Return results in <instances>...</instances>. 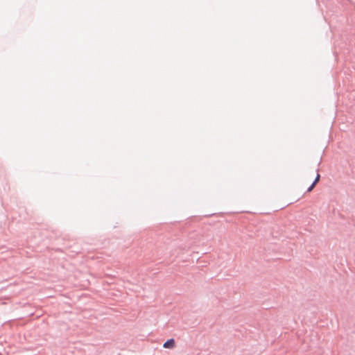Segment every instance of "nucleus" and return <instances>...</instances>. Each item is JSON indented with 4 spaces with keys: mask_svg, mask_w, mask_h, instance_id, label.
Segmentation results:
<instances>
[{
    "mask_svg": "<svg viewBox=\"0 0 355 355\" xmlns=\"http://www.w3.org/2000/svg\"><path fill=\"white\" fill-rule=\"evenodd\" d=\"M315 185H313V184L312 183L309 187L308 189H306V192H311L313 188L315 187Z\"/></svg>",
    "mask_w": 355,
    "mask_h": 355,
    "instance_id": "obj_3",
    "label": "nucleus"
},
{
    "mask_svg": "<svg viewBox=\"0 0 355 355\" xmlns=\"http://www.w3.org/2000/svg\"><path fill=\"white\" fill-rule=\"evenodd\" d=\"M316 172H317V175H316L314 180L312 182L313 184V185H316V184L319 182L320 178V175L319 174V168H317Z\"/></svg>",
    "mask_w": 355,
    "mask_h": 355,
    "instance_id": "obj_2",
    "label": "nucleus"
},
{
    "mask_svg": "<svg viewBox=\"0 0 355 355\" xmlns=\"http://www.w3.org/2000/svg\"><path fill=\"white\" fill-rule=\"evenodd\" d=\"M175 345V342L174 338H169L168 339L163 345V347L171 349L174 347Z\"/></svg>",
    "mask_w": 355,
    "mask_h": 355,
    "instance_id": "obj_1",
    "label": "nucleus"
}]
</instances>
